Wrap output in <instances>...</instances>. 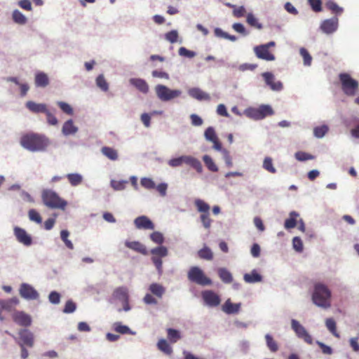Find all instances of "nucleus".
<instances>
[{
    "instance_id": "nucleus-1",
    "label": "nucleus",
    "mask_w": 359,
    "mask_h": 359,
    "mask_svg": "<svg viewBox=\"0 0 359 359\" xmlns=\"http://www.w3.org/2000/svg\"><path fill=\"white\" fill-rule=\"evenodd\" d=\"M20 144L30 151H43L49 146L50 140L43 134L29 133L21 137Z\"/></svg>"
},
{
    "instance_id": "nucleus-2",
    "label": "nucleus",
    "mask_w": 359,
    "mask_h": 359,
    "mask_svg": "<svg viewBox=\"0 0 359 359\" xmlns=\"http://www.w3.org/2000/svg\"><path fill=\"white\" fill-rule=\"evenodd\" d=\"M339 79L343 93L348 97H354L359 92V82L348 73H340Z\"/></svg>"
},
{
    "instance_id": "nucleus-3",
    "label": "nucleus",
    "mask_w": 359,
    "mask_h": 359,
    "mask_svg": "<svg viewBox=\"0 0 359 359\" xmlns=\"http://www.w3.org/2000/svg\"><path fill=\"white\" fill-rule=\"evenodd\" d=\"M43 203L48 208L52 209H62L64 210L67 205V203L64 199L61 198L57 193L50 190L45 189L41 194Z\"/></svg>"
},
{
    "instance_id": "nucleus-4",
    "label": "nucleus",
    "mask_w": 359,
    "mask_h": 359,
    "mask_svg": "<svg viewBox=\"0 0 359 359\" xmlns=\"http://www.w3.org/2000/svg\"><path fill=\"white\" fill-rule=\"evenodd\" d=\"M187 278L190 282L199 285L205 286L212 284L211 279L198 266H191L188 271Z\"/></svg>"
},
{
    "instance_id": "nucleus-5",
    "label": "nucleus",
    "mask_w": 359,
    "mask_h": 359,
    "mask_svg": "<svg viewBox=\"0 0 359 359\" xmlns=\"http://www.w3.org/2000/svg\"><path fill=\"white\" fill-rule=\"evenodd\" d=\"M194 205L196 207L197 210L201 213L200 215V219L203 227L206 229H209L212 222L210 215V205L204 201L199 198L195 200Z\"/></svg>"
},
{
    "instance_id": "nucleus-6",
    "label": "nucleus",
    "mask_w": 359,
    "mask_h": 359,
    "mask_svg": "<svg viewBox=\"0 0 359 359\" xmlns=\"http://www.w3.org/2000/svg\"><path fill=\"white\" fill-rule=\"evenodd\" d=\"M155 91L157 97L163 102L171 100L181 95L182 92L180 90H171L164 85H157L155 87Z\"/></svg>"
},
{
    "instance_id": "nucleus-7",
    "label": "nucleus",
    "mask_w": 359,
    "mask_h": 359,
    "mask_svg": "<svg viewBox=\"0 0 359 359\" xmlns=\"http://www.w3.org/2000/svg\"><path fill=\"white\" fill-rule=\"evenodd\" d=\"M151 254L152 255V262L155 265L158 273L161 274L163 272V262L161 258L168 255V248L165 246L161 245L151 249Z\"/></svg>"
},
{
    "instance_id": "nucleus-8",
    "label": "nucleus",
    "mask_w": 359,
    "mask_h": 359,
    "mask_svg": "<svg viewBox=\"0 0 359 359\" xmlns=\"http://www.w3.org/2000/svg\"><path fill=\"white\" fill-rule=\"evenodd\" d=\"M291 326L299 338L302 339L309 344H313V339L311 336L308 333L304 327H303L297 320L292 319L291 321Z\"/></svg>"
},
{
    "instance_id": "nucleus-9",
    "label": "nucleus",
    "mask_w": 359,
    "mask_h": 359,
    "mask_svg": "<svg viewBox=\"0 0 359 359\" xmlns=\"http://www.w3.org/2000/svg\"><path fill=\"white\" fill-rule=\"evenodd\" d=\"M312 300L318 306L328 308L331 304V293H313Z\"/></svg>"
},
{
    "instance_id": "nucleus-10",
    "label": "nucleus",
    "mask_w": 359,
    "mask_h": 359,
    "mask_svg": "<svg viewBox=\"0 0 359 359\" xmlns=\"http://www.w3.org/2000/svg\"><path fill=\"white\" fill-rule=\"evenodd\" d=\"M339 25V19L337 17H333L330 19L323 20L320 24V29L326 34H331L337 31Z\"/></svg>"
},
{
    "instance_id": "nucleus-11",
    "label": "nucleus",
    "mask_w": 359,
    "mask_h": 359,
    "mask_svg": "<svg viewBox=\"0 0 359 359\" xmlns=\"http://www.w3.org/2000/svg\"><path fill=\"white\" fill-rule=\"evenodd\" d=\"M13 320L18 325L23 327H29L32 324L31 316L24 311H16L12 314Z\"/></svg>"
},
{
    "instance_id": "nucleus-12",
    "label": "nucleus",
    "mask_w": 359,
    "mask_h": 359,
    "mask_svg": "<svg viewBox=\"0 0 359 359\" xmlns=\"http://www.w3.org/2000/svg\"><path fill=\"white\" fill-rule=\"evenodd\" d=\"M254 51L256 56L259 59L266 61H273L275 60L274 55L269 51V49L267 48V46H257L255 47Z\"/></svg>"
},
{
    "instance_id": "nucleus-13",
    "label": "nucleus",
    "mask_w": 359,
    "mask_h": 359,
    "mask_svg": "<svg viewBox=\"0 0 359 359\" xmlns=\"http://www.w3.org/2000/svg\"><path fill=\"white\" fill-rule=\"evenodd\" d=\"M13 231L14 235L15 236L18 242L26 246H29L32 244V237L26 232L24 229L15 226Z\"/></svg>"
},
{
    "instance_id": "nucleus-14",
    "label": "nucleus",
    "mask_w": 359,
    "mask_h": 359,
    "mask_svg": "<svg viewBox=\"0 0 359 359\" xmlns=\"http://www.w3.org/2000/svg\"><path fill=\"white\" fill-rule=\"evenodd\" d=\"M19 337L21 344L23 346H27L28 347H32L34 346V335L32 332L26 329L20 330L18 332Z\"/></svg>"
},
{
    "instance_id": "nucleus-15",
    "label": "nucleus",
    "mask_w": 359,
    "mask_h": 359,
    "mask_svg": "<svg viewBox=\"0 0 359 359\" xmlns=\"http://www.w3.org/2000/svg\"><path fill=\"white\" fill-rule=\"evenodd\" d=\"M262 76L271 90L279 91L283 88V83L280 81H275L274 76L271 72H264L262 74Z\"/></svg>"
},
{
    "instance_id": "nucleus-16",
    "label": "nucleus",
    "mask_w": 359,
    "mask_h": 359,
    "mask_svg": "<svg viewBox=\"0 0 359 359\" xmlns=\"http://www.w3.org/2000/svg\"><path fill=\"white\" fill-rule=\"evenodd\" d=\"M134 224H135L136 228L139 229H150V230H153L154 229V224L146 216L137 217L135 219Z\"/></svg>"
},
{
    "instance_id": "nucleus-17",
    "label": "nucleus",
    "mask_w": 359,
    "mask_h": 359,
    "mask_svg": "<svg viewBox=\"0 0 359 359\" xmlns=\"http://www.w3.org/2000/svg\"><path fill=\"white\" fill-rule=\"evenodd\" d=\"M273 114L272 108L269 105H262L253 111V116L256 119H262Z\"/></svg>"
},
{
    "instance_id": "nucleus-18",
    "label": "nucleus",
    "mask_w": 359,
    "mask_h": 359,
    "mask_svg": "<svg viewBox=\"0 0 359 359\" xmlns=\"http://www.w3.org/2000/svg\"><path fill=\"white\" fill-rule=\"evenodd\" d=\"M189 95L198 100H206L209 101L210 100V96L208 93L203 91L198 88H193L189 90Z\"/></svg>"
},
{
    "instance_id": "nucleus-19",
    "label": "nucleus",
    "mask_w": 359,
    "mask_h": 359,
    "mask_svg": "<svg viewBox=\"0 0 359 359\" xmlns=\"http://www.w3.org/2000/svg\"><path fill=\"white\" fill-rule=\"evenodd\" d=\"M125 245L135 251V252H137L139 253H141L144 255H147V248L146 247L142 244L139 241H126L125 242Z\"/></svg>"
},
{
    "instance_id": "nucleus-20",
    "label": "nucleus",
    "mask_w": 359,
    "mask_h": 359,
    "mask_svg": "<svg viewBox=\"0 0 359 359\" xmlns=\"http://www.w3.org/2000/svg\"><path fill=\"white\" fill-rule=\"evenodd\" d=\"M183 162L184 163H186L194 168L199 173H201L203 170L201 163L199 160L194 157L183 156Z\"/></svg>"
},
{
    "instance_id": "nucleus-21",
    "label": "nucleus",
    "mask_w": 359,
    "mask_h": 359,
    "mask_svg": "<svg viewBox=\"0 0 359 359\" xmlns=\"http://www.w3.org/2000/svg\"><path fill=\"white\" fill-rule=\"evenodd\" d=\"M205 304L210 306H216L220 303V299L217 293H203Z\"/></svg>"
},
{
    "instance_id": "nucleus-22",
    "label": "nucleus",
    "mask_w": 359,
    "mask_h": 359,
    "mask_svg": "<svg viewBox=\"0 0 359 359\" xmlns=\"http://www.w3.org/2000/svg\"><path fill=\"white\" fill-rule=\"evenodd\" d=\"M26 107L33 113H44L46 112L47 106L45 104H38L33 101H28L26 103Z\"/></svg>"
},
{
    "instance_id": "nucleus-23",
    "label": "nucleus",
    "mask_w": 359,
    "mask_h": 359,
    "mask_svg": "<svg viewBox=\"0 0 359 359\" xmlns=\"http://www.w3.org/2000/svg\"><path fill=\"white\" fill-rule=\"evenodd\" d=\"M18 304L19 300L16 297L0 300V306L8 311H11Z\"/></svg>"
},
{
    "instance_id": "nucleus-24",
    "label": "nucleus",
    "mask_w": 359,
    "mask_h": 359,
    "mask_svg": "<svg viewBox=\"0 0 359 359\" xmlns=\"http://www.w3.org/2000/svg\"><path fill=\"white\" fill-rule=\"evenodd\" d=\"M130 83L143 93H147L149 91V86L144 79H131Z\"/></svg>"
},
{
    "instance_id": "nucleus-25",
    "label": "nucleus",
    "mask_w": 359,
    "mask_h": 359,
    "mask_svg": "<svg viewBox=\"0 0 359 359\" xmlns=\"http://www.w3.org/2000/svg\"><path fill=\"white\" fill-rule=\"evenodd\" d=\"M241 304H233L230 299L226 301L224 304L223 305V311L228 314L236 313L239 311Z\"/></svg>"
},
{
    "instance_id": "nucleus-26",
    "label": "nucleus",
    "mask_w": 359,
    "mask_h": 359,
    "mask_svg": "<svg viewBox=\"0 0 359 359\" xmlns=\"http://www.w3.org/2000/svg\"><path fill=\"white\" fill-rule=\"evenodd\" d=\"M243 279L247 283H254L260 282L262 278V276L257 272V271L254 269L249 273H245L243 276Z\"/></svg>"
},
{
    "instance_id": "nucleus-27",
    "label": "nucleus",
    "mask_w": 359,
    "mask_h": 359,
    "mask_svg": "<svg viewBox=\"0 0 359 359\" xmlns=\"http://www.w3.org/2000/svg\"><path fill=\"white\" fill-rule=\"evenodd\" d=\"M62 130L65 135H69L75 134L77 132L78 128L74 125L73 121L69 119L65 122Z\"/></svg>"
},
{
    "instance_id": "nucleus-28",
    "label": "nucleus",
    "mask_w": 359,
    "mask_h": 359,
    "mask_svg": "<svg viewBox=\"0 0 359 359\" xmlns=\"http://www.w3.org/2000/svg\"><path fill=\"white\" fill-rule=\"evenodd\" d=\"M49 84V79L46 74L37 73L35 76V85L37 87H46Z\"/></svg>"
},
{
    "instance_id": "nucleus-29",
    "label": "nucleus",
    "mask_w": 359,
    "mask_h": 359,
    "mask_svg": "<svg viewBox=\"0 0 359 359\" xmlns=\"http://www.w3.org/2000/svg\"><path fill=\"white\" fill-rule=\"evenodd\" d=\"M325 7L335 15H341L344 11L343 8L339 6L337 3L332 0L327 1L325 2Z\"/></svg>"
},
{
    "instance_id": "nucleus-30",
    "label": "nucleus",
    "mask_w": 359,
    "mask_h": 359,
    "mask_svg": "<svg viewBox=\"0 0 359 359\" xmlns=\"http://www.w3.org/2000/svg\"><path fill=\"white\" fill-rule=\"evenodd\" d=\"M299 216L296 212H292L290 214V218L285 219L284 226L287 229L295 227L297 224V217Z\"/></svg>"
},
{
    "instance_id": "nucleus-31",
    "label": "nucleus",
    "mask_w": 359,
    "mask_h": 359,
    "mask_svg": "<svg viewBox=\"0 0 359 359\" xmlns=\"http://www.w3.org/2000/svg\"><path fill=\"white\" fill-rule=\"evenodd\" d=\"M102 153L110 160L116 161L118 158V153L116 150L111 147H102Z\"/></svg>"
},
{
    "instance_id": "nucleus-32",
    "label": "nucleus",
    "mask_w": 359,
    "mask_h": 359,
    "mask_svg": "<svg viewBox=\"0 0 359 359\" xmlns=\"http://www.w3.org/2000/svg\"><path fill=\"white\" fill-rule=\"evenodd\" d=\"M218 275L220 279L225 283H230L232 281L231 273L224 268L218 269Z\"/></svg>"
},
{
    "instance_id": "nucleus-33",
    "label": "nucleus",
    "mask_w": 359,
    "mask_h": 359,
    "mask_svg": "<svg viewBox=\"0 0 359 359\" xmlns=\"http://www.w3.org/2000/svg\"><path fill=\"white\" fill-rule=\"evenodd\" d=\"M198 255L202 259L212 260L213 259V253L212 250L206 246L198 252Z\"/></svg>"
},
{
    "instance_id": "nucleus-34",
    "label": "nucleus",
    "mask_w": 359,
    "mask_h": 359,
    "mask_svg": "<svg viewBox=\"0 0 359 359\" xmlns=\"http://www.w3.org/2000/svg\"><path fill=\"white\" fill-rule=\"evenodd\" d=\"M157 346L159 350H161L167 355H170L172 353V347L164 339H160L158 342Z\"/></svg>"
},
{
    "instance_id": "nucleus-35",
    "label": "nucleus",
    "mask_w": 359,
    "mask_h": 359,
    "mask_svg": "<svg viewBox=\"0 0 359 359\" xmlns=\"http://www.w3.org/2000/svg\"><path fill=\"white\" fill-rule=\"evenodd\" d=\"M168 339L171 343H176L179 339H181L180 332L175 329L168 328L167 330Z\"/></svg>"
},
{
    "instance_id": "nucleus-36",
    "label": "nucleus",
    "mask_w": 359,
    "mask_h": 359,
    "mask_svg": "<svg viewBox=\"0 0 359 359\" xmlns=\"http://www.w3.org/2000/svg\"><path fill=\"white\" fill-rule=\"evenodd\" d=\"M325 325L327 330L336 337L339 338V334L337 331L336 322L333 318H327Z\"/></svg>"
},
{
    "instance_id": "nucleus-37",
    "label": "nucleus",
    "mask_w": 359,
    "mask_h": 359,
    "mask_svg": "<svg viewBox=\"0 0 359 359\" xmlns=\"http://www.w3.org/2000/svg\"><path fill=\"white\" fill-rule=\"evenodd\" d=\"M13 21L19 25H25L27 22V18L18 10H15L13 12Z\"/></svg>"
},
{
    "instance_id": "nucleus-38",
    "label": "nucleus",
    "mask_w": 359,
    "mask_h": 359,
    "mask_svg": "<svg viewBox=\"0 0 359 359\" xmlns=\"http://www.w3.org/2000/svg\"><path fill=\"white\" fill-rule=\"evenodd\" d=\"M67 177L72 186H77L82 182V176L78 173L68 174Z\"/></svg>"
},
{
    "instance_id": "nucleus-39",
    "label": "nucleus",
    "mask_w": 359,
    "mask_h": 359,
    "mask_svg": "<svg viewBox=\"0 0 359 359\" xmlns=\"http://www.w3.org/2000/svg\"><path fill=\"white\" fill-rule=\"evenodd\" d=\"M266 345L268 348L272 352H276L278 350V346L276 341L273 339L272 336L269 334H266L265 336Z\"/></svg>"
},
{
    "instance_id": "nucleus-40",
    "label": "nucleus",
    "mask_w": 359,
    "mask_h": 359,
    "mask_svg": "<svg viewBox=\"0 0 359 359\" xmlns=\"http://www.w3.org/2000/svg\"><path fill=\"white\" fill-rule=\"evenodd\" d=\"M97 86L103 91L106 92L109 89V84L102 74L99 75L96 79Z\"/></svg>"
},
{
    "instance_id": "nucleus-41",
    "label": "nucleus",
    "mask_w": 359,
    "mask_h": 359,
    "mask_svg": "<svg viewBox=\"0 0 359 359\" xmlns=\"http://www.w3.org/2000/svg\"><path fill=\"white\" fill-rule=\"evenodd\" d=\"M114 330L118 333L121 334H134L130 331V328L126 326L122 325L121 323H115L114 324Z\"/></svg>"
},
{
    "instance_id": "nucleus-42",
    "label": "nucleus",
    "mask_w": 359,
    "mask_h": 359,
    "mask_svg": "<svg viewBox=\"0 0 359 359\" xmlns=\"http://www.w3.org/2000/svg\"><path fill=\"white\" fill-rule=\"evenodd\" d=\"M203 160L205 165L207 166V168L210 171L217 172L218 170L217 165L215 164L213 160L212 159V158L210 156H209L208 155H205L203 157Z\"/></svg>"
},
{
    "instance_id": "nucleus-43",
    "label": "nucleus",
    "mask_w": 359,
    "mask_h": 359,
    "mask_svg": "<svg viewBox=\"0 0 359 359\" xmlns=\"http://www.w3.org/2000/svg\"><path fill=\"white\" fill-rule=\"evenodd\" d=\"M263 168L271 173H276V169L273 167V161L271 157H266L263 162Z\"/></svg>"
},
{
    "instance_id": "nucleus-44",
    "label": "nucleus",
    "mask_w": 359,
    "mask_h": 359,
    "mask_svg": "<svg viewBox=\"0 0 359 359\" xmlns=\"http://www.w3.org/2000/svg\"><path fill=\"white\" fill-rule=\"evenodd\" d=\"M247 22L252 27H256L259 29L262 28V25L259 23L257 19L252 13H249L247 15Z\"/></svg>"
},
{
    "instance_id": "nucleus-45",
    "label": "nucleus",
    "mask_w": 359,
    "mask_h": 359,
    "mask_svg": "<svg viewBox=\"0 0 359 359\" xmlns=\"http://www.w3.org/2000/svg\"><path fill=\"white\" fill-rule=\"evenodd\" d=\"M299 53L304 59V65H306V66L311 65V61H312V57L311 56V55L309 54L308 50L304 48H302L299 50Z\"/></svg>"
},
{
    "instance_id": "nucleus-46",
    "label": "nucleus",
    "mask_w": 359,
    "mask_h": 359,
    "mask_svg": "<svg viewBox=\"0 0 359 359\" xmlns=\"http://www.w3.org/2000/svg\"><path fill=\"white\" fill-rule=\"evenodd\" d=\"M328 131V127L325 125H323L318 127H316L313 130L314 135L316 137H323Z\"/></svg>"
},
{
    "instance_id": "nucleus-47",
    "label": "nucleus",
    "mask_w": 359,
    "mask_h": 359,
    "mask_svg": "<svg viewBox=\"0 0 359 359\" xmlns=\"http://www.w3.org/2000/svg\"><path fill=\"white\" fill-rule=\"evenodd\" d=\"M151 240L156 244L161 245L164 241L163 234L159 231H154L150 235Z\"/></svg>"
},
{
    "instance_id": "nucleus-48",
    "label": "nucleus",
    "mask_w": 359,
    "mask_h": 359,
    "mask_svg": "<svg viewBox=\"0 0 359 359\" xmlns=\"http://www.w3.org/2000/svg\"><path fill=\"white\" fill-rule=\"evenodd\" d=\"M178 37V33L176 30H171L165 34V39L171 43L177 42Z\"/></svg>"
},
{
    "instance_id": "nucleus-49",
    "label": "nucleus",
    "mask_w": 359,
    "mask_h": 359,
    "mask_svg": "<svg viewBox=\"0 0 359 359\" xmlns=\"http://www.w3.org/2000/svg\"><path fill=\"white\" fill-rule=\"evenodd\" d=\"M127 184V181H121V180H111V187L116 191H121L126 188V184Z\"/></svg>"
},
{
    "instance_id": "nucleus-50",
    "label": "nucleus",
    "mask_w": 359,
    "mask_h": 359,
    "mask_svg": "<svg viewBox=\"0 0 359 359\" xmlns=\"http://www.w3.org/2000/svg\"><path fill=\"white\" fill-rule=\"evenodd\" d=\"M141 185L147 189H155V183L151 179L148 177H144L141 179L140 181Z\"/></svg>"
},
{
    "instance_id": "nucleus-51",
    "label": "nucleus",
    "mask_w": 359,
    "mask_h": 359,
    "mask_svg": "<svg viewBox=\"0 0 359 359\" xmlns=\"http://www.w3.org/2000/svg\"><path fill=\"white\" fill-rule=\"evenodd\" d=\"M29 218L30 220L34 221L38 224H41L42 219L39 213L34 209H31L28 213Z\"/></svg>"
},
{
    "instance_id": "nucleus-52",
    "label": "nucleus",
    "mask_w": 359,
    "mask_h": 359,
    "mask_svg": "<svg viewBox=\"0 0 359 359\" xmlns=\"http://www.w3.org/2000/svg\"><path fill=\"white\" fill-rule=\"evenodd\" d=\"M69 233L67 230H62L60 232L61 239L64 241L66 246L69 249H73L74 246L72 243L68 239Z\"/></svg>"
},
{
    "instance_id": "nucleus-53",
    "label": "nucleus",
    "mask_w": 359,
    "mask_h": 359,
    "mask_svg": "<svg viewBox=\"0 0 359 359\" xmlns=\"http://www.w3.org/2000/svg\"><path fill=\"white\" fill-rule=\"evenodd\" d=\"M205 137L207 140L212 142L217 139L215 131L212 127H208L205 131Z\"/></svg>"
},
{
    "instance_id": "nucleus-54",
    "label": "nucleus",
    "mask_w": 359,
    "mask_h": 359,
    "mask_svg": "<svg viewBox=\"0 0 359 359\" xmlns=\"http://www.w3.org/2000/svg\"><path fill=\"white\" fill-rule=\"evenodd\" d=\"M179 55L188 58H192L196 55V53L192 50L187 49L185 47H181L179 48Z\"/></svg>"
},
{
    "instance_id": "nucleus-55",
    "label": "nucleus",
    "mask_w": 359,
    "mask_h": 359,
    "mask_svg": "<svg viewBox=\"0 0 359 359\" xmlns=\"http://www.w3.org/2000/svg\"><path fill=\"white\" fill-rule=\"evenodd\" d=\"M57 105L62 110V111L65 112V114H67L68 115L73 114V109L69 104L64 102H58Z\"/></svg>"
},
{
    "instance_id": "nucleus-56",
    "label": "nucleus",
    "mask_w": 359,
    "mask_h": 359,
    "mask_svg": "<svg viewBox=\"0 0 359 359\" xmlns=\"http://www.w3.org/2000/svg\"><path fill=\"white\" fill-rule=\"evenodd\" d=\"M76 304L72 300H68L65 304L63 312L65 313H71L76 310Z\"/></svg>"
},
{
    "instance_id": "nucleus-57",
    "label": "nucleus",
    "mask_w": 359,
    "mask_h": 359,
    "mask_svg": "<svg viewBox=\"0 0 359 359\" xmlns=\"http://www.w3.org/2000/svg\"><path fill=\"white\" fill-rule=\"evenodd\" d=\"M295 157L298 161H304L313 159V156L308 153L304 151H298L295 154Z\"/></svg>"
},
{
    "instance_id": "nucleus-58",
    "label": "nucleus",
    "mask_w": 359,
    "mask_h": 359,
    "mask_svg": "<svg viewBox=\"0 0 359 359\" xmlns=\"http://www.w3.org/2000/svg\"><path fill=\"white\" fill-rule=\"evenodd\" d=\"M309 4L315 12H320L322 11L321 0H309Z\"/></svg>"
},
{
    "instance_id": "nucleus-59",
    "label": "nucleus",
    "mask_w": 359,
    "mask_h": 359,
    "mask_svg": "<svg viewBox=\"0 0 359 359\" xmlns=\"http://www.w3.org/2000/svg\"><path fill=\"white\" fill-rule=\"evenodd\" d=\"M292 245H293L294 249L296 251H297L299 252H302V250H303V243H302V241L300 238L294 237L293 238V240H292Z\"/></svg>"
},
{
    "instance_id": "nucleus-60",
    "label": "nucleus",
    "mask_w": 359,
    "mask_h": 359,
    "mask_svg": "<svg viewBox=\"0 0 359 359\" xmlns=\"http://www.w3.org/2000/svg\"><path fill=\"white\" fill-rule=\"evenodd\" d=\"M47 118V122L49 125L56 126L58 123L57 118L48 110L45 112Z\"/></svg>"
},
{
    "instance_id": "nucleus-61",
    "label": "nucleus",
    "mask_w": 359,
    "mask_h": 359,
    "mask_svg": "<svg viewBox=\"0 0 359 359\" xmlns=\"http://www.w3.org/2000/svg\"><path fill=\"white\" fill-rule=\"evenodd\" d=\"M223 158L225 163L228 168H231L233 165L232 158L229 154V152L226 149L222 150Z\"/></svg>"
},
{
    "instance_id": "nucleus-62",
    "label": "nucleus",
    "mask_w": 359,
    "mask_h": 359,
    "mask_svg": "<svg viewBox=\"0 0 359 359\" xmlns=\"http://www.w3.org/2000/svg\"><path fill=\"white\" fill-rule=\"evenodd\" d=\"M183 163V156L178 158H172L168 161V165L171 167H178L182 165Z\"/></svg>"
},
{
    "instance_id": "nucleus-63",
    "label": "nucleus",
    "mask_w": 359,
    "mask_h": 359,
    "mask_svg": "<svg viewBox=\"0 0 359 359\" xmlns=\"http://www.w3.org/2000/svg\"><path fill=\"white\" fill-rule=\"evenodd\" d=\"M191 124L194 126H200L203 124V119L197 114H193L190 116Z\"/></svg>"
},
{
    "instance_id": "nucleus-64",
    "label": "nucleus",
    "mask_w": 359,
    "mask_h": 359,
    "mask_svg": "<svg viewBox=\"0 0 359 359\" xmlns=\"http://www.w3.org/2000/svg\"><path fill=\"white\" fill-rule=\"evenodd\" d=\"M245 13V9L243 6H236L233 11V14L236 18H241L244 16Z\"/></svg>"
}]
</instances>
